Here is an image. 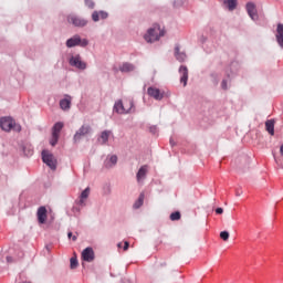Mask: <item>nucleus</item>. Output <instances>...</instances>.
I'll return each instance as SVG.
<instances>
[{
  "instance_id": "obj_9",
  "label": "nucleus",
  "mask_w": 283,
  "mask_h": 283,
  "mask_svg": "<svg viewBox=\"0 0 283 283\" xmlns=\"http://www.w3.org/2000/svg\"><path fill=\"white\" fill-rule=\"evenodd\" d=\"M70 65L77 67V70H85L87 67V64L81 60V55L72 56Z\"/></svg>"
},
{
  "instance_id": "obj_24",
  "label": "nucleus",
  "mask_w": 283,
  "mask_h": 283,
  "mask_svg": "<svg viewBox=\"0 0 283 283\" xmlns=\"http://www.w3.org/2000/svg\"><path fill=\"white\" fill-rule=\"evenodd\" d=\"M116 163H118V157L116 155H112L109 157V159H106L105 167H107V169H109V167H114V165H116Z\"/></svg>"
},
{
  "instance_id": "obj_17",
  "label": "nucleus",
  "mask_w": 283,
  "mask_h": 283,
  "mask_svg": "<svg viewBox=\"0 0 283 283\" xmlns=\"http://www.w3.org/2000/svg\"><path fill=\"white\" fill-rule=\"evenodd\" d=\"M109 136H112V130H104L101 133V136L98 137V143L101 145H107V140H109Z\"/></svg>"
},
{
  "instance_id": "obj_38",
  "label": "nucleus",
  "mask_w": 283,
  "mask_h": 283,
  "mask_svg": "<svg viewBox=\"0 0 283 283\" xmlns=\"http://www.w3.org/2000/svg\"><path fill=\"white\" fill-rule=\"evenodd\" d=\"M117 247H120V243H118V245Z\"/></svg>"
},
{
  "instance_id": "obj_27",
  "label": "nucleus",
  "mask_w": 283,
  "mask_h": 283,
  "mask_svg": "<svg viewBox=\"0 0 283 283\" xmlns=\"http://www.w3.org/2000/svg\"><path fill=\"white\" fill-rule=\"evenodd\" d=\"M170 220H172V222L176 220H180V212L179 211L172 212L170 214Z\"/></svg>"
},
{
  "instance_id": "obj_18",
  "label": "nucleus",
  "mask_w": 283,
  "mask_h": 283,
  "mask_svg": "<svg viewBox=\"0 0 283 283\" xmlns=\"http://www.w3.org/2000/svg\"><path fill=\"white\" fill-rule=\"evenodd\" d=\"M265 129L266 132L271 135L274 136L275 135V120L273 119H269L265 122Z\"/></svg>"
},
{
  "instance_id": "obj_4",
  "label": "nucleus",
  "mask_w": 283,
  "mask_h": 283,
  "mask_svg": "<svg viewBox=\"0 0 283 283\" xmlns=\"http://www.w3.org/2000/svg\"><path fill=\"white\" fill-rule=\"evenodd\" d=\"M42 160L45 165H48V167H50V169H52L53 171L56 170V157H54V155H52L50 150L42 151Z\"/></svg>"
},
{
  "instance_id": "obj_29",
  "label": "nucleus",
  "mask_w": 283,
  "mask_h": 283,
  "mask_svg": "<svg viewBox=\"0 0 283 283\" xmlns=\"http://www.w3.org/2000/svg\"><path fill=\"white\" fill-rule=\"evenodd\" d=\"M92 19H93V21H95V22L101 21V14H99V12H98V11H94V12L92 13Z\"/></svg>"
},
{
  "instance_id": "obj_3",
  "label": "nucleus",
  "mask_w": 283,
  "mask_h": 283,
  "mask_svg": "<svg viewBox=\"0 0 283 283\" xmlns=\"http://www.w3.org/2000/svg\"><path fill=\"white\" fill-rule=\"evenodd\" d=\"M76 45H80V48H87V45H90V42L87 41V39H81V35L78 34L70 38L66 41V48H76Z\"/></svg>"
},
{
  "instance_id": "obj_26",
  "label": "nucleus",
  "mask_w": 283,
  "mask_h": 283,
  "mask_svg": "<svg viewBox=\"0 0 283 283\" xmlns=\"http://www.w3.org/2000/svg\"><path fill=\"white\" fill-rule=\"evenodd\" d=\"M132 107H134V102H132L130 99L124 101L125 114H129V112H132Z\"/></svg>"
},
{
  "instance_id": "obj_31",
  "label": "nucleus",
  "mask_w": 283,
  "mask_h": 283,
  "mask_svg": "<svg viewBox=\"0 0 283 283\" xmlns=\"http://www.w3.org/2000/svg\"><path fill=\"white\" fill-rule=\"evenodd\" d=\"M86 8H90V10H94V1L93 0H84Z\"/></svg>"
},
{
  "instance_id": "obj_6",
  "label": "nucleus",
  "mask_w": 283,
  "mask_h": 283,
  "mask_svg": "<svg viewBox=\"0 0 283 283\" xmlns=\"http://www.w3.org/2000/svg\"><path fill=\"white\" fill-rule=\"evenodd\" d=\"M61 129H63V123L57 122L52 128V138L50 140V145L54 147L59 143V136L61 134Z\"/></svg>"
},
{
  "instance_id": "obj_10",
  "label": "nucleus",
  "mask_w": 283,
  "mask_h": 283,
  "mask_svg": "<svg viewBox=\"0 0 283 283\" xmlns=\"http://www.w3.org/2000/svg\"><path fill=\"white\" fill-rule=\"evenodd\" d=\"M148 96H151V98H155V101H163L165 97V93L160 92L158 88L150 86L147 90Z\"/></svg>"
},
{
  "instance_id": "obj_12",
  "label": "nucleus",
  "mask_w": 283,
  "mask_h": 283,
  "mask_svg": "<svg viewBox=\"0 0 283 283\" xmlns=\"http://www.w3.org/2000/svg\"><path fill=\"white\" fill-rule=\"evenodd\" d=\"M82 259L84 260V262H94V249H84L82 252Z\"/></svg>"
},
{
  "instance_id": "obj_15",
  "label": "nucleus",
  "mask_w": 283,
  "mask_h": 283,
  "mask_svg": "<svg viewBox=\"0 0 283 283\" xmlns=\"http://www.w3.org/2000/svg\"><path fill=\"white\" fill-rule=\"evenodd\" d=\"M90 198V187L82 191L80 200L77 201L80 207H85L87 199Z\"/></svg>"
},
{
  "instance_id": "obj_20",
  "label": "nucleus",
  "mask_w": 283,
  "mask_h": 283,
  "mask_svg": "<svg viewBox=\"0 0 283 283\" xmlns=\"http://www.w3.org/2000/svg\"><path fill=\"white\" fill-rule=\"evenodd\" d=\"M175 56L180 63H182L187 59V54H185V52H180V46L178 45L175 48Z\"/></svg>"
},
{
  "instance_id": "obj_35",
  "label": "nucleus",
  "mask_w": 283,
  "mask_h": 283,
  "mask_svg": "<svg viewBox=\"0 0 283 283\" xmlns=\"http://www.w3.org/2000/svg\"><path fill=\"white\" fill-rule=\"evenodd\" d=\"M127 249H129V242L125 241V243H124V251H127Z\"/></svg>"
},
{
  "instance_id": "obj_28",
  "label": "nucleus",
  "mask_w": 283,
  "mask_h": 283,
  "mask_svg": "<svg viewBox=\"0 0 283 283\" xmlns=\"http://www.w3.org/2000/svg\"><path fill=\"white\" fill-rule=\"evenodd\" d=\"M70 263L71 269H76V266H78V260L76 258H71Z\"/></svg>"
},
{
  "instance_id": "obj_22",
  "label": "nucleus",
  "mask_w": 283,
  "mask_h": 283,
  "mask_svg": "<svg viewBox=\"0 0 283 283\" xmlns=\"http://www.w3.org/2000/svg\"><path fill=\"white\" fill-rule=\"evenodd\" d=\"M223 3L230 12H233L238 8V0H224Z\"/></svg>"
},
{
  "instance_id": "obj_37",
  "label": "nucleus",
  "mask_w": 283,
  "mask_h": 283,
  "mask_svg": "<svg viewBox=\"0 0 283 283\" xmlns=\"http://www.w3.org/2000/svg\"><path fill=\"white\" fill-rule=\"evenodd\" d=\"M72 240H73V242H76V240H77L76 235H73Z\"/></svg>"
},
{
  "instance_id": "obj_30",
  "label": "nucleus",
  "mask_w": 283,
  "mask_h": 283,
  "mask_svg": "<svg viewBox=\"0 0 283 283\" xmlns=\"http://www.w3.org/2000/svg\"><path fill=\"white\" fill-rule=\"evenodd\" d=\"M220 238H221V240L227 242V240H229V232L228 231H221L220 232Z\"/></svg>"
},
{
  "instance_id": "obj_23",
  "label": "nucleus",
  "mask_w": 283,
  "mask_h": 283,
  "mask_svg": "<svg viewBox=\"0 0 283 283\" xmlns=\"http://www.w3.org/2000/svg\"><path fill=\"white\" fill-rule=\"evenodd\" d=\"M134 70H136V67L134 66V64L125 62L119 66V71L122 72H134Z\"/></svg>"
},
{
  "instance_id": "obj_14",
  "label": "nucleus",
  "mask_w": 283,
  "mask_h": 283,
  "mask_svg": "<svg viewBox=\"0 0 283 283\" xmlns=\"http://www.w3.org/2000/svg\"><path fill=\"white\" fill-rule=\"evenodd\" d=\"M147 171H149L147 165H144L139 168V170L136 175L137 182H140L142 180H145V178H147Z\"/></svg>"
},
{
  "instance_id": "obj_11",
  "label": "nucleus",
  "mask_w": 283,
  "mask_h": 283,
  "mask_svg": "<svg viewBox=\"0 0 283 283\" xmlns=\"http://www.w3.org/2000/svg\"><path fill=\"white\" fill-rule=\"evenodd\" d=\"M36 216H38V222L40 224H45L48 220V209L45 208V206H41L38 209Z\"/></svg>"
},
{
  "instance_id": "obj_19",
  "label": "nucleus",
  "mask_w": 283,
  "mask_h": 283,
  "mask_svg": "<svg viewBox=\"0 0 283 283\" xmlns=\"http://www.w3.org/2000/svg\"><path fill=\"white\" fill-rule=\"evenodd\" d=\"M276 41L280 48L283 49V24H279L276 29Z\"/></svg>"
},
{
  "instance_id": "obj_21",
  "label": "nucleus",
  "mask_w": 283,
  "mask_h": 283,
  "mask_svg": "<svg viewBox=\"0 0 283 283\" xmlns=\"http://www.w3.org/2000/svg\"><path fill=\"white\" fill-rule=\"evenodd\" d=\"M114 111L117 114H125V102H123V101L116 102L114 105Z\"/></svg>"
},
{
  "instance_id": "obj_5",
  "label": "nucleus",
  "mask_w": 283,
  "mask_h": 283,
  "mask_svg": "<svg viewBox=\"0 0 283 283\" xmlns=\"http://www.w3.org/2000/svg\"><path fill=\"white\" fill-rule=\"evenodd\" d=\"M66 21L71 25H74V28H85V25H87V20L73 13L66 17Z\"/></svg>"
},
{
  "instance_id": "obj_8",
  "label": "nucleus",
  "mask_w": 283,
  "mask_h": 283,
  "mask_svg": "<svg viewBox=\"0 0 283 283\" xmlns=\"http://www.w3.org/2000/svg\"><path fill=\"white\" fill-rule=\"evenodd\" d=\"M92 132V126L84 124L81 126V128L75 133L74 140H81L83 136H87Z\"/></svg>"
},
{
  "instance_id": "obj_7",
  "label": "nucleus",
  "mask_w": 283,
  "mask_h": 283,
  "mask_svg": "<svg viewBox=\"0 0 283 283\" xmlns=\"http://www.w3.org/2000/svg\"><path fill=\"white\" fill-rule=\"evenodd\" d=\"M245 10H247L250 19H252V21H258L259 15H258V9L255 7V3L248 2L245 6Z\"/></svg>"
},
{
  "instance_id": "obj_34",
  "label": "nucleus",
  "mask_w": 283,
  "mask_h": 283,
  "mask_svg": "<svg viewBox=\"0 0 283 283\" xmlns=\"http://www.w3.org/2000/svg\"><path fill=\"white\" fill-rule=\"evenodd\" d=\"M222 90H227V80H223L221 83Z\"/></svg>"
},
{
  "instance_id": "obj_1",
  "label": "nucleus",
  "mask_w": 283,
  "mask_h": 283,
  "mask_svg": "<svg viewBox=\"0 0 283 283\" xmlns=\"http://www.w3.org/2000/svg\"><path fill=\"white\" fill-rule=\"evenodd\" d=\"M160 36H165V31L160 29V25L155 24L153 28L148 29L147 33L144 35V39L147 43H154L158 41Z\"/></svg>"
},
{
  "instance_id": "obj_13",
  "label": "nucleus",
  "mask_w": 283,
  "mask_h": 283,
  "mask_svg": "<svg viewBox=\"0 0 283 283\" xmlns=\"http://www.w3.org/2000/svg\"><path fill=\"white\" fill-rule=\"evenodd\" d=\"M179 74L181 75L180 83L184 84V87H187V81H189V70L187 66H180Z\"/></svg>"
},
{
  "instance_id": "obj_16",
  "label": "nucleus",
  "mask_w": 283,
  "mask_h": 283,
  "mask_svg": "<svg viewBox=\"0 0 283 283\" xmlns=\"http://www.w3.org/2000/svg\"><path fill=\"white\" fill-rule=\"evenodd\" d=\"M72 106V96L65 95V98L60 101L61 109L67 111Z\"/></svg>"
},
{
  "instance_id": "obj_25",
  "label": "nucleus",
  "mask_w": 283,
  "mask_h": 283,
  "mask_svg": "<svg viewBox=\"0 0 283 283\" xmlns=\"http://www.w3.org/2000/svg\"><path fill=\"white\" fill-rule=\"evenodd\" d=\"M145 202V192H142L137 199V201L134 203V209H140L143 207V203Z\"/></svg>"
},
{
  "instance_id": "obj_36",
  "label": "nucleus",
  "mask_w": 283,
  "mask_h": 283,
  "mask_svg": "<svg viewBox=\"0 0 283 283\" xmlns=\"http://www.w3.org/2000/svg\"><path fill=\"white\" fill-rule=\"evenodd\" d=\"M67 238H69V239H72V238H73L72 232H69V233H67Z\"/></svg>"
},
{
  "instance_id": "obj_33",
  "label": "nucleus",
  "mask_w": 283,
  "mask_h": 283,
  "mask_svg": "<svg viewBox=\"0 0 283 283\" xmlns=\"http://www.w3.org/2000/svg\"><path fill=\"white\" fill-rule=\"evenodd\" d=\"M216 213H218V214L220 216V214L224 213V209H222V208H217V209H216Z\"/></svg>"
},
{
  "instance_id": "obj_32",
  "label": "nucleus",
  "mask_w": 283,
  "mask_h": 283,
  "mask_svg": "<svg viewBox=\"0 0 283 283\" xmlns=\"http://www.w3.org/2000/svg\"><path fill=\"white\" fill-rule=\"evenodd\" d=\"M99 12V19H107L108 14L105 11H98Z\"/></svg>"
},
{
  "instance_id": "obj_2",
  "label": "nucleus",
  "mask_w": 283,
  "mask_h": 283,
  "mask_svg": "<svg viewBox=\"0 0 283 283\" xmlns=\"http://www.w3.org/2000/svg\"><path fill=\"white\" fill-rule=\"evenodd\" d=\"M0 127L3 132H21V125L14 123V119L11 117H1Z\"/></svg>"
}]
</instances>
